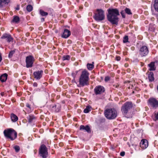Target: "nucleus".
I'll return each instance as SVG.
<instances>
[{
  "label": "nucleus",
  "mask_w": 158,
  "mask_h": 158,
  "mask_svg": "<svg viewBox=\"0 0 158 158\" xmlns=\"http://www.w3.org/2000/svg\"><path fill=\"white\" fill-rule=\"evenodd\" d=\"M107 18L108 20L112 24L117 25L118 22V16L119 15L118 10L116 8H109L107 10Z\"/></svg>",
  "instance_id": "f257e3e1"
},
{
  "label": "nucleus",
  "mask_w": 158,
  "mask_h": 158,
  "mask_svg": "<svg viewBox=\"0 0 158 158\" xmlns=\"http://www.w3.org/2000/svg\"><path fill=\"white\" fill-rule=\"evenodd\" d=\"M89 73L86 70L84 69L82 72L79 80V84L82 87L89 84Z\"/></svg>",
  "instance_id": "f03ea898"
},
{
  "label": "nucleus",
  "mask_w": 158,
  "mask_h": 158,
  "mask_svg": "<svg viewBox=\"0 0 158 158\" xmlns=\"http://www.w3.org/2000/svg\"><path fill=\"white\" fill-rule=\"evenodd\" d=\"M3 133L5 137L11 140H14L17 136L16 132L12 129L5 130Z\"/></svg>",
  "instance_id": "7ed1b4c3"
},
{
  "label": "nucleus",
  "mask_w": 158,
  "mask_h": 158,
  "mask_svg": "<svg viewBox=\"0 0 158 158\" xmlns=\"http://www.w3.org/2000/svg\"><path fill=\"white\" fill-rule=\"evenodd\" d=\"M105 114L107 119H113L115 118L117 116V113L114 109H109L105 111Z\"/></svg>",
  "instance_id": "20e7f679"
},
{
  "label": "nucleus",
  "mask_w": 158,
  "mask_h": 158,
  "mask_svg": "<svg viewBox=\"0 0 158 158\" xmlns=\"http://www.w3.org/2000/svg\"><path fill=\"white\" fill-rule=\"evenodd\" d=\"M94 18L96 21H100L104 20L105 16L104 11L101 9H97L95 14Z\"/></svg>",
  "instance_id": "39448f33"
},
{
  "label": "nucleus",
  "mask_w": 158,
  "mask_h": 158,
  "mask_svg": "<svg viewBox=\"0 0 158 158\" xmlns=\"http://www.w3.org/2000/svg\"><path fill=\"white\" fill-rule=\"evenodd\" d=\"M148 106L153 109H156L158 107V101L154 98H150L148 100Z\"/></svg>",
  "instance_id": "423d86ee"
},
{
  "label": "nucleus",
  "mask_w": 158,
  "mask_h": 158,
  "mask_svg": "<svg viewBox=\"0 0 158 158\" xmlns=\"http://www.w3.org/2000/svg\"><path fill=\"white\" fill-rule=\"evenodd\" d=\"M132 107L133 105L131 102H126L122 106V111L124 114H126L132 108Z\"/></svg>",
  "instance_id": "0eeeda50"
},
{
  "label": "nucleus",
  "mask_w": 158,
  "mask_h": 158,
  "mask_svg": "<svg viewBox=\"0 0 158 158\" xmlns=\"http://www.w3.org/2000/svg\"><path fill=\"white\" fill-rule=\"evenodd\" d=\"M39 153L42 158H46L48 155V148L44 144L41 145L39 148Z\"/></svg>",
  "instance_id": "6e6552de"
},
{
  "label": "nucleus",
  "mask_w": 158,
  "mask_h": 158,
  "mask_svg": "<svg viewBox=\"0 0 158 158\" xmlns=\"http://www.w3.org/2000/svg\"><path fill=\"white\" fill-rule=\"evenodd\" d=\"M34 58L32 56H29L26 57V67L27 68H31L33 66Z\"/></svg>",
  "instance_id": "1a4fd4ad"
},
{
  "label": "nucleus",
  "mask_w": 158,
  "mask_h": 158,
  "mask_svg": "<svg viewBox=\"0 0 158 158\" xmlns=\"http://www.w3.org/2000/svg\"><path fill=\"white\" fill-rule=\"evenodd\" d=\"M149 50L148 47L145 46H142L139 50V54L141 57L145 56L148 55Z\"/></svg>",
  "instance_id": "9d476101"
},
{
  "label": "nucleus",
  "mask_w": 158,
  "mask_h": 158,
  "mask_svg": "<svg viewBox=\"0 0 158 158\" xmlns=\"http://www.w3.org/2000/svg\"><path fill=\"white\" fill-rule=\"evenodd\" d=\"M94 92L96 95L101 94L105 91L104 87L101 85L96 86L94 89Z\"/></svg>",
  "instance_id": "9b49d317"
},
{
  "label": "nucleus",
  "mask_w": 158,
  "mask_h": 158,
  "mask_svg": "<svg viewBox=\"0 0 158 158\" xmlns=\"http://www.w3.org/2000/svg\"><path fill=\"white\" fill-rule=\"evenodd\" d=\"M1 39L5 40L8 43L13 42V38L11 37V35L9 34H4L1 37Z\"/></svg>",
  "instance_id": "f8f14e48"
},
{
  "label": "nucleus",
  "mask_w": 158,
  "mask_h": 158,
  "mask_svg": "<svg viewBox=\"0 0 158 158\" xmlns=\"http://www.w3.org/2000/svg\"><path fill=\"white\" fill-rule=\"evenodd\" d=\"M125 12L128 15H131L132 14L130 9L126 7L124 9V11L122 10L120 12L122 17L123 18H125L126 17Z\"/></svg>",
  "instance_id": "ddd939ff"
},
{
  "label": "nucleus",
  "mask_w": 158,
  "mask_h": 158,
  "mask_svg": "<svg viewBox=\"0 0 158 158\" xmlns=\"http://www.w3.org/2000/svg\"><path fill=\"white\" fill-rule=\"evenodd\" d=\"M43 72L41 70L34 72L33 73L34 78L37 80L40 79L42 77Z\"/></svg>",
  "instance_id": "4468645a"
},
{
  "label": "nucleus",
  "mask_w": 158,
  "mask_h": 158,
  "mask_svg": "<svg viewBox=\"0 0 158 158\" xmlns=\"http://www.w3.org/2000/svg\"><path fill=\"white\" fill-rule=\"evenodd\" d=\"M140 147L143 149H145L148 146L147 140L145 139H142L140 143Z\"/></svg>",
  "instance_id": "2eb2a0df"
},
{
  "label": "nucleus",
  "mask_w": 158,
  "mask_h": 158,
  "mask_svg": "<svg viewBox=\"0 0 158 158\" xmlns=\"http://www.w3.org/2000/svg\"><path fill=\"white\" fill-rule=\"evenodd\" d=\"M71 35L70 31L67 29L64 30V33L62 36L63 38H66L69 37Z\"/></svg>",
  "instance_id": "dca6fc26"
},
{
  "label": "nucleus",
  "mask_w": 158,
  "mask_h": 158,
  "mask_svg": "<svg viewBox=\"0 0 158 158\" xmlns=\"http://www.w3.org/2000/svg\"><path fill=\"white\" fill-rule=\"evenodd\" d=\"M61 106L60 104L57 103L52 107V110L55 112H58L60 110Z\"/></svg>",
  "instance_id": "f3484780"
},
{
  "label": "nucleus",
  "mask_w": 158,
  "mask_h": 158,
  "mask_svg": "<svg viewBox=\"0 0 158 158\" xmlns=\"http://www.w3.org/2000/svg\"><path fill=\"white\" fill-rule=\"evenodd\" d=\"M80 130H84L87 132L88 133H90L91 132L90 129L88 125L85 126L84 125H81L80 127Z\"/></svg>",
  "instance_id": "a211bd4d"
},
{
  "label": "nucleus",
  "mask_w": 158,
  "mask_h": 158,
  "mask_svg": "<svg viewBox=\"0 0 158 158\" xmlns=\"http://www.w3.org/2000/svg\"><path fill=\"white\" fill-rule=\"evenodd\" d=\"M149 67L150 68L149 70L150 71H154L156 69V67L155 66V62H152L148 64Z\"/></svg>",
  "instance_id": "6ab92c4d"
},
{
  "label": "nucleus",
  "mask_w": 158,
  "mask_h": 158,
  "mask_svg": "<svg viewBox=\"0 0 158 158\" xmlns=\"http://www.w3.org/2000/svg\"><path fill=\"white\" fill-rule=\"evenodd\" d=\"M28 122L30 123H31L36 119V117L33 115L30 114L27 117Z\"/></svg>",
  "instance_id": "aec40b11"
},
{
  "label": "nucleus",
  "mask_w": 158,
  "mask_h": 158,
  "mask_svg": "<svg viewBox=\"0 0 158 158\" xmlns=\"http://www.w3.org/2000/svg\"><path fill=\"white\" fill-rule=\"evenodd\" d=\"M8 75L6 73H4L0 77V80L2 82H5L7 79Z\"/></svg>",
  "instance_id": "412c9836"
},
{
  "label": "nucleus",
  "mask_w": 158,
  "mask_h": 158,
  "mask_svg": "<svg viewBox=\"0 0 158 158\" xmlns=\"http://www.w3.org/2000/svg\"><path fill=\"white\" fill-rule=\"evenodd\" d=\"M148 78L150 82H152L154 80V74L152 72H150L148 75Z\"/></svg>",
  "instance_id": "4be33fe9"
},
{
  "label": "nucleus",
  "mask_w": 158,
  "mask_h": 158,
  "mask_svg": "<svg viewBox=\"0 0 158 158\" xmlns=\"http://www.w3.org/2000/svg\"><path fill=\"white\" fill-rule=\"evenodd\" d=\"M19 18L18 16L15 15L13 16V19L11 22L12 23H18L19 22Z\"/></svg>",
  "instance_id": "5701e85b"
},
{
  "label": "nucleus",
  "mask_w": 158,
  "mask_h": 158,
  "mask_svg": "<svg viewBox=\"0 0 158 158\" xmlns=\"http://www.w3.org/2000/svg\"><path fill=\"white\" fill-rule=\"evenodd\" d=\"M10 2V0H0V7H2L3 5L8 4Z\"/></svg>",
  "instance_id": "b1692460"
},
{
  "label": "nucleus",
  "mask_w": 158,
  "mask_h": 158,
  "mask_svg": "<svg viewBox=\"0 0 158 158\" xmlns=\"http://www.w3.org/2000/svg\"><path fill=\"white\" fill-rule=\"evenodd\" d=\"M10 118L12 121L15 122L18 120L17 116L14 114H11L10 115Z\"/></svg>",
  "instance_id": "393cba45"
},
{
  "label": "nucleus",
  "mask_w": 158,
  "mask_h": 158,
  "mask_svg": "<svg viewBox=\"0 0 158 158\" xmlns=\"http://www.w3.org/2000/svg\"><path fill=\"white\" fill-rule=\"evenodd\" d=\"M92 109V107L91 106L88 105L86 106V108L84 110V112L85 113H87L91 111Z\"/></svg>",
  "instance_id": "a878e982"
},
{
  "label": "nucleus",
  "mask_w": 158,
  "mask_h": 158,
  "mask_svg": "<svg viewBox=\"0 0 158 158\" xmlns=\"http://www.w3.org/2000/svg\"><path fill=\"white\" fill-rule=\"evenodd\" d=\"M92 63L93 64L88 63L87 65V68L89 70H91L94 68V62H93Z\"/></svg>",
  "instance_id": "bb28decb"
},
{
  "label": "nucleus",
  "mask_w": 158,
  "mask_h": 158,
  "mask_svg": "<svg viewBox=\"0 0 158 158\" xmlns=\"http://www.w3.org/2000/svg\"><path fill=\"white\" fill-rule=\"evenodd\" d=\"M40 14L42 16H46L48 15L47 12H44L42 10H40L39 11Z\"/></svg>",
  "instance_id": "cd10ccee"
},
{
  "label": "nucleus",
  "mask_w": 158,
  "mask_h": 158,
  "mask_svg": "<svg viewBox=\"0 0 158 158\" xmlns=\"http://www.w3.org/2000/svg\"><path fill=\"white\" fill-rule=\"evenodd\" d=\"M70 57L69 55H64L62 57V60H69L70 59Z\"/></svg>",
  "instance_id": "c85d7f7f"
},
{
  "label": "nucleus",
  "mask_w": 158,
  "mask_h": 158,
  "mask_svg": "<svg viewBox=\"0 0 158 158\" xmlns=\"http://www.w3.org/2000/svg\"><path fill=\"white\" fill-rule=\"evenodd\" d=\"M33 7L31 5H28L26 7V10L28 12H31L32 10Z\"/></svg>",
  "instance_id": "c756f323"
},
{
  "label": "nucleus",
  "mask_w": 158,
  "mask_h": 158,
  "mask_svg": "<svg viewBox=\"0 0 158 158\" xmlns=\"http://www.w3.org/2000/svg\"><path fill=\"white\" fill-rule=\"evenodd\" d=\"M79 72L78 70H77L75 71H73L71 75L73 77L74 79H75L76 77V76L78 73Z\"/></svg>",
  "instance_id": "7c9ffc66"
},
{
  "label": "nucleus",
  "mask_w": 158,
  "mask_h": 158,
  "mask_svg": "<svg viewBox=\"0 0 158 158\" xmlns=\"http://www.w3.org/2000/svg\"><path fill=\"white\" fill-rule=\"evenodd\" d=\"M15 50H12L11 51L8 55V57L9 58H11L13 56V55L15 53Z\"/></svg>",
  "instance_id": "2f4dec72"
},
{
  "label": "nucleus",
  "mask_w": 158,
  "mask_h": 158,
  "mask_svg": "<svg viewBox=\"0 0 158 158\" xmlns=\"http://www.w3.org/2000/svg\"><path fill=\"white\" fill-rule=\"evenodd\" d=\"M13 148L15 149V152H17L19 151L20 149L19 147L17 145L15 146Z\"/></svg>",
  "instance_id": "473e14b6"
},
{
  "label": "nucleus",
  "mask_w": 158,
  "mask_h": 158,
  "mask_svg": "<svg viewBox=\"0 0 158 158\" xmlns=\"http://www.w3.org/2000/svg\"><path fill=\"white\" fill-rule=\"evenodd\" d=\"M128 36H125L123 38V41L124 43H126L128 41Z\"/></svg>",
  "instance_id": "72a5a7b5"
},
{
  "label": "nucleus",
  "mask_w": 158,
  "mask_h": 158,
  "mask_svg": "<svg viewBox=\"0 0 158 158\" xmlns=\"http://www.w3.org/2000/svg\"><path fill=\"white\" fill-rule=\"evenodd\" d=\"M153 119L155 121L158 120V112L154 114V117L153 118Z\"/></svg>",
  "instance_id": "f704fd0d"
},
{
  "label": "nucleus",
  "mask_w": 158,
  "mask_h": 158,
  "mask_svg": "<svg viewBox=\"0 0 158 158\" xmlns=\"http://www.w3.org/2000/svg\"><path fill=\"white\" fill-rule=\"evenodd\" d=\"M158 6V0H155L154 2V7H157Z\"/></svg>",
  "instance_id": "c9c22d12"
},
{
  "label": "nucleus",
  "mask_w": 158,
  "mask_h": 158,
  "mask_svg": "<svg viewBox=\"0 0 158 158\" xmlns=\"http://www.w3.org/2000/svg\"><path fill=\"white\" fill-rule=\"evenodd\" d=\"M110 78L109 76H106L105 77V81L107 82L110 80Z\"/></svg>",
  "instance_id": "e433bc0d"
},
{
  "label": "nucleus",
  "mask_w": 158,
  "mask_h": 158,
  "mask_svg": "<svg viewBox=\"0 0 158 158\" xmlns=\"http://www.w3.org/2000/svg\"><path fill=\"white\" fill-rule=\"evenodd\" d=\"M26 106L28 108L30 109L31 110V107L30 106V105L29 103H26Z\"/></svg>",
  "instance_id": "4c0bfd02"
},
{
  "label": "nucleus",
  "mask_w": 158,
  "mask_h": 158,
  "mask_svg": "<svg viewBox=\"0 0 158 158\" xmlns=\"http://www.w3.org/2000/svg\"><path fill=\"white\" fill-rule=\"evenodd\" d=\"M125 154V152H120V155L122 156H124Z\"/></svg>",
  "instance_id": "58836bf2"
},
{
  "label": "nucleus",
  "mask_w": 158,
  "mask_h": 158,
  "mask_svg": "<svg viewBox=\"0 0 158 158\" xmlns=\"http://www.w3.org/2000/svg\"><path fill=\"white\" fill-rule=\"evenodd\" d=\"M121 57L119 56H116V59L117 61H119L120 60Z\"/></svg>",
  "instance_id": "ea45409f"
},
{
  "label": "nucleus",
  "mask_w": 158,
  "mask_h": 158,
  "mask_svg": "<svg viewBox=\"0 0 158 158\" xmlns=\"http://www.w3.org/2000/svg\"><path fill=\"white\" fill-rule=\"evenodd\" d=\"M37 84L36 82H34L33 84V86L34 87H37Z\"/></svg>",
  "instance_id": "a19ab883"
},
{
  "label": "nucleus",
  "mask_w": 158,
  "mask_h": 158,
  "mask_svg": "<svg viewBox=\"0 0 158 158\" xmlns=\"http://www.w3.org/2000/svg\"><path fill=\"white\" fill-rule=\"evenodd\" d=\"M2 60V57L1 54L0 53V62H1Z\"/></svg>",
  "instance_id": "79ce46f5"
},
{
  "label": "nucleus",
  "mask_w": 158,
  "mask_h": 158,
  "mask_svg": "<svg viewBox=\"0 0 158 158\" xmlns=\"http://www.w3.org/2000/svg\"><path fill=\"white\" fill-rule=\"evenodd\" d=\"M5 93L4 92H1V95L2 96H3L5 95Z\"/></svg>",
  "instance_id": "37998d69"
},
{
  "label": "nucleus",
  "mask_w": 158,
  "mask_h": 158,
  "mask_svg": "<svg viewBox=\"0 0 158 158\" xmlns=\"http://www.w3.org/2000/svg\"><path fill=\"white\" fill-rule=\"evenodd\" d=\"M154 9L155 10L158 12V6H157V7H154Z\"/></svg>",
  "instance_id": "c03bdc74"
},
{
  "label": "nucleus",
  "mask_w": 158,
  "mask_h": 158,
  "mask_svg": "<svg viewBox=\"0 0 158 158\" xmlns=\"http://www.w3.org/2000/svg\"><path fill=\"white\" fill-rule=\"evenodd\" d=\"M16 9L17 10H19V7H17L16 8Z\"/></svg>",
  "instance_id": "a18cd8bd"
},
{
  "label": "nucleus",
  "mask_w": 158,
  "mask_h": 158,
  "mask_svg": "<svg viewBox=\"0 0 158 158\" xmlns=\"http://www.w3.org/2000/svg\"><path fill=\"white\" fill-rule=\"evenodd\" d=\"M41 20L42 22H43L44 21V18H42Z\"/></svg>",
  "instance_id": "49530a36"
},
{
  "label": "nucleus",
  "mask_w": 158,
  "mask_h": 158,
  "mask_svg": "<svg viewBox=\"0 0 158 158\" xmlns=\"http://www.w3.org/2000/svg\"><path fill=\"white\" fill-rule=\"evenodd\" d=\"M118 87V86L116 85V87Z\"/></svg>",
  "instance_id": "de8ad7c7"
}]
</instances>
